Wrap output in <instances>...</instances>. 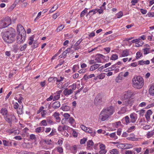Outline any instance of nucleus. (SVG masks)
<instances>
[{"label": "nucleus", "instance_id": "nucleus-1", "mask_svg": "<svg viewBox=\"0 0 154 154\" xmlns=\"http://www.w3.org/2000/svg\"><path fill=\"white\" fill-rule=\"evenodd\" d=\"M13 31L10 30L4 32L2 35V38L4 41L8 43H12L15 40L16 33L14 29Z\"/></svg>", "mask_w": 154, "mask_h": 154}, {"label": "nucleus", "instance_id": "nucleus-2", "mask_svg": "<svg viewBox=\"0 0 154 154\" xmlns=\"http://www.w3.org/2000/svg\"><path fill=\"white\" fill-rule=\"evenodd\" d=\"M132 82L134 87L137 88H140L143 85L144 82L143 78L140 76L133 78L132 79Z\"/></svg>", "mask_w": 154, "mask_h": 154}, {"label": "nucleus", "instance_id": "nucleus-3", "mask_svg": "<svg viewBox=\"0 0 154 154\" xmlns=\"http://www.w3.org/2000/svg\"><path fill=\"white\" fill-rule=\"evenodd\" d=\"M11 24V20L10 17H7L0 21V28H4Z\"/></svg>", "mask_w": 154, "mask_h": 154}, {"label": "nucleus", "instance_id": "nucleus-4", "mask_svg": "<svg viewBox=\"0 0 154 154\" xmlns=\"http://www.w3.org/2000/svg\"><path fill=\"white\" fill-rule=\"evenodd\" d=\"M122 100L123 105L125 106H127L128 105L130 104L131 103V100L128 97V96L127 94H126L125 92L123 96L122 97Z\"/></svg>", "mask_w": 154, "mask_h": 154}, {"label": "nucleus", "instance_id": "nucleus-5", "mask_svg": "<svg viewBox=\"0 0 154 154\" xmlns=\"http://www.w3.org/2000/svg\"><path fill=\"white\" fill-rule=\"evenodd\" d=\"M102 110L104 111V112L109 117L112 115L114 112V108L112 106H110L109 107L104 109Z\"/></svg>", "mask_w": 154, "mask_h": 154}, {"label": "nucleus", "instance_id": "nucleus-6", "mask_svg": "<svg viewBox=\"0 0 154 154\" xmlns=\"http://www.w3.org/2000/svg\"><path fill=\"white\" fill-rule=\"evenodd\" d=\"M26 38V35L24 36V35L18 34L17 36V43L19 44H21L25 41Z\"/></svg>", "mask_w": 154, "mask_h": 154}, {"label": "nucleus", "instance_id": "nucleus-7", "mask_svg": "<svg viewBox=\"0 0 154 154\" xmlns=\"http://www.w3.org/2000/svg\"><path fill=\"white\" fill-rule=\"evenodd\" d=\"M17 32L18 34H20L26 35V32L24 28L20 24H18L17 27Z\"/></svg>", "mask_w": 154, "mask_h": 154}, {"label": "nucleus", "instance_id": "nucleus-8", "mask_svg": "<svg viewBox=\"0 0 154 154\" xmlns=\"http://www.w3.org/2000/svg\"><path fill=\"white\" fill-rule=\"evenodd\" d=\"M109 117L106 115L103 110L101 112L99 117V119L102 121L106 120Z\"/></svg>", "mask_w": 154, "mask_h": 154}, {"label": "nucleus", "instance_id": "nucleus-9", "mask_svg": "<svg viewBox=\"0 0 154 154\" xmlns=\"http://www.w3.org/2000/svg\"><path fill=\"white\" fill-rule=\"evenodd\" d=\"M94 103L96 105L99 104L102 102V98L100 94H98L94 100Z\"/></svg>", "mask_w": 154, "mask_h": 154}, {"label": "nucleus", "instance_id": "nucleus-10", "mask_svg": "<svg viewBox=\"0 0 154 154\" xmlns=\"http://www.w3.org/2000/svg\"><path fill=\"white\" fill-rule=\"evenodd\" d=\"M126 145H125V144L123 143H120L117 145V147L118 148H119L122 149H128L132 147V145H129V147H126Z\"/></svg>", "mask_w": 154, "mask_h": 154}, {"label": "nucleus", "instance_id": "nucleus-11", "mask_svg": "<svg viewBox=\"0 0 154 154\" xmlns=\"http://www.w3.org/2000/svg\"><path fill=\"white\" fill-rule=\"evenodd\" d=\"M152 112L150 109L147 111L145 115V117L146 119L148 120H150V116L152 114Z\"/></svg>", "mask_w": 154, "mask_h": 154}, {"label": "nucleus", "instance_id": "nucleus-12", "mask_svg": "<svg viewBox=\"0 0 154 154\" xmlns=\"http://www.w3.org/2000/svg\"><path fill=\"white\" fill-rule=\"evenodd\" d=\"M123 73L121 72L119 73L118 76L116 79V81L117 82H119L123 79Z\"/></svg>", "mask_w": 154, "mask_h": 154}, {"label": "nucleus", "instance_id": "nucleus-13", "mask_svg": "<svg viewBox=\"0 0 154 154\" xmlns=\"http://www.w3.org/2000/svg\"><path fill=\"white\" fill-rule=\"evenodd\" d=\"M136 114L134 113H131L130 115L131 119V122L132 123H134L136 120L137 118L136 117Z\"/></svg>", "mask_w": 154, "mask_h": 154}, {"label": "nucleus", "instance_id": "nucleus-14", "mask_svg": "<svg viewBox=\"0 0 154 154\" xmlns=\"http://www.w3.org/2000/svg\"><path fill=\"white\" fill-rule=\"evenodd\" d=\"M86 132L91 134V135L92 137L95 136L96 132L90 128H88L87 131Z\"/></svg>", "mask_w": 154, "mask_h": 154}, {"label": "nucleus", "instance_id": "nucleus-15", "mask_svg": "<svg viewBox=\"0 0 154 154\" xmlns=\"http://www.w3.org/2000/svg\"><path fill=\"white\" fill-rule=\"evenodd\" d=\"M60 102L58 101H56L53 104L52 107L54 109H57L60 107Z\"/></svg>", "mask_w": 154, "mask_h": 154}, {"label": "nucleus", "instance_id": "nucleus-16", "mask_svg": "<svg viewBox=\"0 0 154 154\" xmlns=\"http://www.w3.org/2000/svg\"><path fill=\"white\" fill-rule=\"evenodd\" d=\"M100 66L99 64H96L91 66L90 70L91 71H93L98 68Z\"/></svg>", "mask_w": 154, "mask_h": 154}, {"label": "nucleus", "instance_id": "nucleus-17", "mask_svg": "<svg viewBox=\"0 0 154 154\" xmlns=\"http://www.w3.org/2000/svg\"><path fill=\"white\" fill-rule=\"evenodd\" d=\"M149 92L151 95L154 96V84H152L149 88Z\"/></svg>", "mask_w": 154, "mask_h": 154}, {"label": "nucleus", "instance_id": "nucleus-18", "mask_svg": "<svg viewBox=\"0 0 154 154\" xmlns=\"http://www.w3.org/2000/svg\"><path fill=\"white\" fill-rule=\"evenodd\" d=\"M59 114L56 112H55L54 114V116L55 118L56 121L58 122H59L60 121V118L59 117Z\"/></svg>", "mask_w": 154, "mask_h": 154}, {"label": "nucleus", "instance_id": "nucleus-19", "mask_svg": "<svg viewBox=\"0 0 154 154\" xmlns=\"http://www.w3.org/2000/svg\"><path fill=\"white\" fill-rule=\"evenodd\" d=\"M150 62L149 60H146V61L141 60L138 61V64L140 65H143V64H149Z\"/></svg>", "mask_w": 154, "mask_h": 154}, {"label": "nucleus", "instance_id": "nucleus-20", "mask_svg": "<svg viewBox=\"0 0 154 154\" xmlns=\"http://www.w3.org/2000/svg\"><path fill=\"white\" fill-rule=\"evenodd\" d=\"M1 112L4 117L7 114L8 110L6 108H2L1 110Z\"/></svg>", "mask_w": 154, "mask_h": 154}, {"label": "nucleus", "instance_id": "nucleus-21", "mask_svg": "<svg viewBox=\"0 0 154 154\" xmlns=\"http://www.w3.org/2000/svg\"><path fill=\"white\" fill-rule=\"evenodd\" d=\"M67 127V126L65 125H64L62 126L60 125L58 128V130L59 131H65L66 129V128Z\"/></svg>", "mask_w": 154, "mask_h": 154}, {"label": "nucleus", "instance_id": "nucleus-22", "mask_svg": "<svg viewBox=\"0 0 154 154\" xmlns=\"http://www.w3.org/2000/svg\"><path fill=\"white\" fill-rule=\"evenodd\" d=\"M129 55L128 50L126 49L123 51L121 55L122 57H125L128 56Z\"/></svg>", "mask_w": 154, "mask_h": 154}, {"label": "nucleus", "instance_id": "nucleus-23", "mask_svg": "<svg viewBox=\"0 0 154 154\" xmlns=\"http://www.w3.org/2000/svg\"><path fill=\"white\" fill-rule=\"evenodd\" d=\"M97 13V9H93L90 11L87 16L89 15L91 16Z\"/></svg>", "mask_w": 154, "mask_h": 154}, {"label": "nucleus", "instance_id": "nucleus-24", "mask_svg": "<svg viewBox=\"0 0 154 154\" xmlns=\"http://www.w3.org/2000/svg\"><path fill=\"white\" fill-rule=\"evenodd\" d=\"M94 76V74H91L88 75H87L85 74L84 75L83 78L85 80H87L88 79L91 78Z\"/></svg>", "mask_w": 154, "mask_h": 154}, {"label": "nucleus", "instance_id": "nucleus-25", "mask_svg": "<svg viewBox=\"0 0 154 154\" xmlns=\"http://www.w3.org/2000/svg\"><path fill=\"white\" fill-rule=\"evenodd\" d=\"M61 108L64 111H67L70 109V107L69 106L63 105L61 107Z\"/></svg>", "mask_w": 154, "mask_h": 154}, {"label": "nucleus", "instance_id": "nucleus-26", "mask_svg": "<svg viewBox=\"0 0 154 154\" xmlns=\"http://www.w3.org/2000/svg\"><path fill=\"white\" fill-rule=\"evenodd\" d=\"M126 94L128 97L130 98L133 96L134 94L131 91L128 90L125 92Z\"/></svg>", "mask_w": 154, "mask_h": 154}, {"label": "nucleus", "instance_id": "nucleus-27", "mask_svg": "<svg viewBox=\"0 0 154 154\" xmlns=\"http://www.w3.org/2000/svg\"><path fill=\"white\" fill-rule=\"evenodd\" d=\"M145 110L144 109H141L136 111V112L138 113L140 116H143L144 114Z\"/></svg>", "mask_w": 154, "mask_h": 154}, {"label": "nucleus", "instance_id": "nucleus-28", "mask_svg": "<svg viewBox=\"0 0 154 154\" xmlns=\"http://www.w3.org/2000/svg\"><path fill=\"white\" fill-rule=\"evenodd\" d=\"M118 55L116 54H112L110 58V59L112 60H115L118 59Z\"/></svg>", "mask_w": 154, "mask_h": 154}, {"label": "nucleus", "instance_id": "nucleus-29", "mask_svg": "<svg viewBox=\"0 0 154 154\" xmlns=\"http://www.w3.org/2000/svg\"><path fill=\"white\" fill-rule=\"evenodd\" d=\"M94 144V143L92 140H88L87 143V145L89 147H91Z\"/></svg>", "mask_w": 154, "mask_h": 154}, {"label": "nucleus", "instance_id": "nucleus-30", "mask_svg": "<svg viewBox=\"0 0 154 154\" xmlns=\"http://www.w3.org/2000/svg\"><path fill=\"white\" fill-rule=\"evenodd\" d=\"M110 153L111 154H118L119 152L116 149H114L110 150Z\"/></svg>", "mask_w": 154, "mask_h": 154}, {"label": "nucleus", "instance_id": "nucleus-31", "mask_svg": "<svg viewBox=\"0 0 154 154\" xmlns=\"http://www.w3.org/2000/svg\"><path fill=\"white\" fill-rule=\"evenodd\" d=\"M29 139L35 141L36 140L37 138L35 134H32L30 135Z\"/></svg>", "mask_w": 154, "mask_h": 154}, {"label": "nucleus", "instance_id": "nucleus-32", "mask_svg": "<svg viewBox=\"0 0 154 154\" xmlns=\"http://www.w3.org/2000/svg\"><path fill=\"white\" fill-rule=\"evenodd\" d=\"M12 50L15 52H16L18 49V46L17 44H15L13 46Z\"/></svg>", "mask_w": 154, "mask_h": 154}, {"label": "nucleus", "instance_id": "nucleus-33", "mask_svg": "<svg viewBox=\"0 0 154 154\" xmlns=\"http://www.w3.org/2000/svg\"><path fill=\"white\" fill-rule=\"evenodd\" d=\"M58 5H54L50 10V13H52L53 12L58 8Z\"/></svg>", "mask_w": 154, "mask_h": 154}, {"label": "nucleus", "instance_id": "nucleus-34", "mask_svg": "<svg viewBox=\"0 0 154 154\" xmlns=\"http://www.w3.org/2000/svg\"><path fill=\"white\" fill-rule=\"evenodd\" d=\"M42 128L41 127H38L35 129V131L37 133H39L43 131L44 130L42 131Z\"/></svg>", "mask_w": 154, "mask_h": 154}, {"label": "nucleus", "instance_id": "nucleus-35", "mask_svg": "<svg viewBox=\"0 0 154 154\" xmlns=\"http://www.w3.org/2000/svg\"><path fill=\"white\" fill-rule=\"evenodd\" d=\"M149 49H150L149 48H145L143 49V50L144 52V54H146L150 52L151 51H150Z\"/></svg>", "mask_w": 154, "mask_h": 154}, {"label": "nucleus", "instance_id": "nucleus-36", "mask_svg": "<svg viewBox=\"0 0 154 154\" xmlns=\"http://www.w3.org/2000/svg\"><path fill=\"white\" fill-rule=\"evenodd\" d=\"M34 36L33 35L31 36L29 38V45H31L32 44L33 42V39L34 38Z\"/></svg>", "mask_w": 154, "mask_h": 154}, {"label": "nucleus", "instance_id": "nucleus-37", "mask_svg": "<svg viewBox=\"0 0 154 154\" xmlns=\"http://www.w3.org/2000/svg\"><path fill=\"white\" fill-rule=\"evenodd\" d=\"M87 8H85L83 11L80 14L81 17H83L85 15V14L87 12Z\"/></svg>", "mask_w": 154, "mask_h": 154}, {"label": "nucleus", "instance_id": "nucleus-38", "mask_svg": "<svg viewBox=\"0 0 154 154\" xmlns=\"http://www.w3.org/2000/svg\"><path fill=\"white\" fill-rule=\"evenodd\" d=\"M64 27V26L63 25H61L60 26H59L57 28V29L56 30L58 32H60L61 31Z\"/></svg>", "mask_w": 154, "mask_h": 154}, {"label": "nucleus", "instance_id": "nucleus-39", "mask_svg": "<svg viewBox=\"0 0 154 154\" xmlns=\"http://www.w3.org/2000/svg\"><path fill=\"white\" fill-rule=\"evenodd\" d=\"M154 134V133H153V132L152 131H149L147 134V137L149 138H150Z\"/></svg>", "mask_w": 154, "mask_h": 154}, {"label": "nucleus", "instance_id": "nucleus-40", "mask_svg": "<svg viewBox=\"0 0 154 154\" xmlns=\"http://www.w3.org/2000/svg\"><path fill=\"white\" fill-rule=\"evenodd\" d=\"M87 139L85 138H83V139H81L80 141V143L81 144H84L85 143V142L87 141Z\"/></svg>", "mask_w": 154, "mask_h": 154}, {"label": "nucleus", "instance_id": "nucleus-41", "mask_svg": "<svg viewBox=\"0 0 154 154\" xmlns=\"http://www.w3.org/2000/svg\"><path fill=\"white\" fill-rule=\"evenodd\" d=\"M4 118L5 120L8 123H11L12 122L11 120L10 119V118L8 117L7 116H4Z\"/></svg>", "mask_w": 154, "mask_h": 154}, {"label": "nucleus", "instance_id": "nucleus-42", "mask_svg": "<svg viewBox=\"0 0 154 154\" xmlns=\"http://www.w3.org/2000/svg\"><path fill=\"white\" fill-rule=\"evenodd\" d=\"M79 68V66L77 65H74L72 68V69L73 70L74 72H75Z\"/></svg>", "mask_w": 154, "mask_h": 154}, {"label": "nucleus", "instance_id": "nucleus-43", "mask_svg": "<svg viewBox=\"0 0 154 154\" xmlns=\"http://www.w3.org/2000/svg\"><path fill=\"white\" fill-rule=\"evenodd\" d=\"M27 47V45L25 44L24 45L22 46L20 48L21 51H24Z\"/></svg>", "mask_w": 154, "mask_h": 154}, {"label": "nucleus", "instance_id": "nucleus-44", "mask_svg": "<svg viewBox=\"0 0 154 154\" xmlns=\"http://www.w3.org/2000/svg\"><path fill=\"white\" fill-rule=\"evenodd\" d=\"M38 44L37 42L36 41H35L33 43L32 47L33 48H36L38 47Z\"/></svg>", "mask_w": 154, "mask_h": 154}, {"label": "nucleus", "instance_id": "nucleus-45", "mask_svg": "<svg viewBox=\"0 0 154 154\" xmlns=\"http://www.w3.org/2000/svg\"><path fill=\"white\" fill-rule=\"evenodd\" d=\"M106 151L105 149H100L99 152V154H105L106 152Z\"/></svg>", "mask_w": 154, "mask_h": 154}, {"label": "nucleus", "instance_id": "nucleus-46", "mask_svg": "<svg viewBox=\"0 0 154 154\" xmlns=\"http://www.w3.org/2000/svg\"><path fill=\"white\" fill-rule=\"evenodd\" d=\"M57 149L59 153H61L63 152V149L62 147H58L57 148Z\"/></svg>", "mask_w": 154, "mask_h": 154}, {"label": "nucleus", "instance_id": "nucleus-47", "mask_svg": "<svg viewBox=\"0 0 154 154\" xmlns=\"http://www.w3.org/2000/svg\"><path fill=\"white\" fill-rule=\"evenodd\" d=\"M82 41V39H79L75 44L74 46H78Z\"/></svg>", "mask_w": 154, "mask_h": 154}, {"label": "nucleus", "instance_id": "nucleus-48", "mask_svg": "<svg viewBox=\"0 0 154 154\" xmlns=\"http://www.w3.org/2000/svg\"><path fill=\"white\" fill-rule=\"evenodd\" d=\"M63 116L65 118V120H67L70 116V115L67 113H65L64 114Z\"/></svg>", "mask_w": 154, "mask_h": 154}, {"label": "nucleus", "instance_id": "nucleus-49", "mask_svg": "<svg viewBox=\"0 0 154 154\" xmlns=\"http://www.w3.org/2000/svg\"><path fill=\"white\" fill-rule=\"evenodd\" d=\"M125 121L126 123V124H127L129 122V119L128 116H126L125 117Z\"/></svg>", "mask_w": 154, "mask_h": 154}, {"label": "nucleus", "instance_id": "nucleus-50", "mask_svg": "<svg viewBox=\"0 0 154 154\" xmlns=\"http://www.w3.org/2000/svg\"><path fill=\"white\" fill-rule=\"evenodd\" d=\"M9 117L10 118V119L12 121L16 119L15 117L13 114H11L9 116Z\"/></svg>", "mask_w": 154, "mask_h": 154}, {"label": "nucleus", "instance_id": "nucleus-51", "mask_svg": "<svg viewBox=\"0 0 154 154\" xmlns=\"http://www.w3.org/2000/svg\"><path fill=\"white\" fill-rule=\"evenodd\" d=\"M74 121L75 120L72 117H71L69 118V123L71 124H72L74 122Z\"/></svg>", "mask_w": 154, "mask_h": 154}, {"label": "nucleus", "instance_id": "nucleus-52", "mask_svg": "<svg viewBox=\"0 0 154 154\" xmlns=\"http://www.w3.org/2000/svg\"><path fill=\"white\" fill-rule=\"evenodd\" d=\"M113 70H114V69H113V68H112L111 67H109L104 69V71L105 72H108L109 71Z\"/></svg>", "mask_w": 154, "mask_h": 154}, {"label": "nucleus", "instance_id": "nucleus-53", "mask_svg": "<svg viewBox=\"0 0 154 154\" xmlns=\"http://www.w3.org/2000/svg\"><path fill=\"white\" fill-rule=\"evenodd\" d=\"M41 123L42 125L44 126H46L47 125V123L46 122V121L45 120H43L41 122Z\"/></svg>", "mask_w": 154, "mask_h": 154}, {"label": "nucleus", "instance_id": "nucleus-54", "mask_svg": "<svg viewBox=\"0 0 154 154\" xmlns=\"http://www.w3.org/2000/svg\"><path fill=\"white\" fill-rule=\"evenodd\" d=\"M81 127L82 129L85 131V132H86L88 130V128L86 127L83 125H81Z\"/></svg>", "mask_w": 154, "mask_h": 154}, {"label": "nucleus", "instance_id": "nucleus-55", "mask_svg": "<svg viewBox=\"0 0 154 154\" xmlns=\"http://www.w3.org/2000/svg\"><path fill=\"white\" fill-rule=\"evenodd\" d=\"M100 149H105V145L103 143H101L100 146Z\"/></svg>", "mask_w": 154, "mask_h": 154}, {"label": "nucleus", "instance_id": "nucleus-56", "mask_svg": "<svg viewBox=\"0 0 154 154\" xmlns=\"http://www.w3.org/2000/svg\"><path fill=\"white\" fill-rule=\"evenodd\" d=\"M136 55H137L136 58H137V59H138L141 57V56L142 55V54L141 52H138L137 53Z\"/></svg>", "mask_w": 154, "mask_h": 154}, {"label": "nucleus", "instance_id": "nucleus-57", "mask_svg": "<svg viewBox=\"0 0 154 154\" xmlns=\"http://www.w3.org/2000/svg\"><path fill=\"white\" fill-rule=\"evenodd\" d=\"M105 77V75L103 74H100V75L98 76V78L100 79H103Z\"/></svg>", "mask_w": 154, "mask_h": 154}, {"label": "nucleus", "instance_id": "nucleus-58", "mask_svg": "<svg viewBox=\"0 0 154 154\" xmlns=\"http://www.w3.org/2000/svg\"><path fill=\"white\" fill-rule=\"evenodd\" d=\"M140 11L143 14H146L147 12V11L146 10H144L143 9H140Z\"/></svg>", "mask_w": 154, "mask_h": 154}, {"label": "nucleus", "instance_id": "nucleus-59", "mask_svg": "<svg viewBox=\"0 0 154 154\" xmlns=\"http://www.w3.org/2000/svg\"><path fill=\"white\" fill-rule=\"evenodd\" d=\"M147 15L148 17H153L154 16V13L153 12H149Z\"/></svg>", "mask_w": 154, "mask_h": 154}, {"label": "nucleus", "instance_id": "nucleus-60", "mask_svg": "<svg viewBox=\"0 0 154 154\" xmlns=\"http://www.w3.org/2000/svg\"><path fill=\"white\" fill-rule=\"evenodd\" d=\"M146 105V103L145 102H143L141 103L139 105V106L140 107H143L145 106Z\"/></svg>", "mask_w": 154, "mask_h": 154}, {"label": "nucleus", "instance_id": "nucleus-61", "mask_svg": "<svg viewBox=\"0 0 154 154\" xmlns=\"http://www.w3.org/2000/svg\"><path fill=\"white\" fill-rule=\"evenodd\" d=\"M44 142L50 145L51 144V139L49 140H44Z\"/></svg>", "mask_w": 154, "mask_h": 154}, {"label": "nucleus", "instance_id": "nucleus-62", "mask_svg": "<svg viewBox=\"0 0 154 154\" xmlns=\"http://www.w3.org/2000/svg\"><path fill=\"white\" fill-rule=\"evenodd\" d=\"M23 98L21 96H20L18 99V101L19 103H22V100H23Z\"/></svg>", "mask_w": 154, "mask_h": 154}, {"label": "nucleus", "instance_id": "nucleus-63", "mask_svg": "<svg viewBox=\"0 0 154 154\" xmlns=\"http://www.w3.org/2000/svg\"><path fill=\"white\" fill-rule=\"evenodd\" d=\"M89 64L90 65L96 64V62L94 60H91L89 61Z\"/></svg>", "mask_w": 154, "mask_h": 154}, {"label": "nucleus", "instance_id": "nucleus-64", "mask_svg": "<svg viewBox=\"0 0 154 154\" xmlns=\"http://www.w3.org/2000/svg\"><path fill=\"white\" fill-rule=\"evenodd\" d=\"M122 15H123L122 12V11H120L118 14V16L117 17V18H120L122 16Z\"/></svg>", "mask_w": 154, "mask_h": 154}]
</instances>
